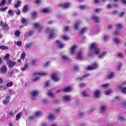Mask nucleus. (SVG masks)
<instances>
[{
  "label": "nucleus",
  "mask_w": 126,
  "mask_h": 126,
  "mask_svg": "<svg viewBox=\"0 0 126 126\" xmlns=\"http://www.w3.org/2000/svg\"><path fill=\"white\" fill-rule=\"evenodd\" d=\"M51 78L52 80H53V81H55V82H58V81H59L60 80V78H59L58 75L56 74H53L51 75Z\"/></svg>",
  "instance_id": "6"
},
{
  "label": "nucleus",
  "mask_w": 126,
  "mask_h": 126,
  "mask_svg": "<svg viewBox=\"0 0 126 126\" xmlns=\"http://www.w3.org/2000/svg\"><path fill=\"white\" fill-rule=\"evenodd\" d=\"M61 38L64 41H68V40L70 39L69 37L66 35H62Z\"/></svg>",
  "instance_id": "19"
},
{
  "label": "nucleus",
  "mask_w": 126,
  "mask_h": 126,
  "mask_svg": "<svg viewBox=\"0 0 126 126\" xmlns=\"http://www.w3.org/2000/svg\"><path fill=\"white\" fill-rule=\"evenodd\" d=\"M123 66V63H120L117 67V69L118 71L121 70V68Z\"/></svg>",
  "instance_id": "53"
},
{
  "label": "nucleus",
  "mask_w": 126,
  "mask_h": 126,
  "mask_svg": "<svg viewBox=\"0 0 126 126\" xmlns=\"http://www.w3.org/2000/svg\"><path fill=\"white\" fill-rule=\"evenodd\" d=\"M8 14H9V15H10L11 16L14 15V12H12V10H9L8 11Z\"/></svg>",
  "instance_id": "41"
},
{
  "label": "nucleus",
  "mask_w": 126,
  "mask_h": 126,
  "mask_svg": "<svg viewBox=\"0 0 126 126\" xmlns=\"http://www.w3.org/2000/svg\"><path fill=\"white\" fill-rule=\"evenodd\" d=\"M79 8H80V9H86V8H87V6L86 5H81L79 6Z\"/></svg>",
  "instance_id": "35"
},
{
  "label": "nucleus",
  "mask_w": 126,
  "mask_h": 126,
  "mask_svg": "<svg viewBox=\"0 0 126 126\" xmlns=\"http://www.w3.org/2000/svg\"><path fill=\"white\" fill-rule=\"evenodd\" d=\"M15 36L16 37H19V36H20V32L19 31H16L15 32Z\"/></svg>",
  "instance_id": "37"
},
{
  "label": "nucleus",
  "mask_w": 126,
  "mask_h": 126,
  "mask_svg": "<svg viewBox=\"0 0 126 126\" xmlns=\"http://www.w3.org/2000/svg\"><path fill=\"white\" fill-rule=\"evenodd\" d=\"M124 86V85H123V84L121 85H118L116 86V89H117L118 90H121L123 93H124V94H126V87L122 88Z\"/></svg>",
  "instance_id": "4"
},
{
  "label": "nucleus",
  "mask_w": 126,
  "mask_h": 126,
  "mask_svg": "<svg viewBox=\"0 0 126 126\" xmlns=\"http://www.w3.org/2000/svg\"><path fill=\"white\" fill-rule=\"evenodd\" d=\"M79 116L80 117H83V116H84V113L83 112H80L79 114Z\"/></svg>",
  "instance_id": "63"
},
{
  "label": "nucleus",
  "mask_w": 126,
  "mask_h": 126,
  "mask_svg": "<svg viewBox=\"0 0 126 126\" xmlns=\"http://www.w3.org/2000/svg\"><path fill=\"white\" fill-rule=\"evenodd\" d=\"M5 3H6V1L5 0H2L0 3V6H2L3 5H4Z\"/></svg>",
  "instance_id": "45"
},
{
  "label": "nucleus",
  "mask_w": 126,
  "mask_h": 126,
  "mask_svg": "<svg viewBox=\"0 0 126 126\" xmlns=\"http://www.w3.org/2000/svg\"><path fill=\"white\" fill-rule=\"evenodd\" d=\"M7 8H8V7H7L1 8L0 9V11H1L2 12H3V11H5V10H6V9H7Z\"/></svg>",
  "instance_id": "51"
},
{
  "label": "nucleus",
  "mask_w": 126,
  "mask_h": 126,
  "mask_svg": "<svg viewBox=\"0 0 126 126\" xmlns=\"http://www.w3.org/2000/svg\"><path fill=\"white\" fill-rule=\"evenodd\" d=\"M27 10H28V6L25 5L23 8V12H27Z\"/></svg>",
  "instance_id": "39"
},
{
  "label": "nucleus",
  "mask_w": 126,
  "mask_h": 126,
  "mask_svg": "<svg viewBox=\"0 0 126 126\" xmlns=\"http://www.w3.org/2000/svg\"><path fill=\"white\" fill-rule=\"evenodd\" d=\"M108 39H110V36H109L108 35H105L103 37L104 41H107V40H108Z\"/></svg>",
  "instance_id": "50"
},
{
  "label": "nucleus",
  "mask_w": 126,
  "mask_h": 126,
  "mask_svg": "<svg viewBox=\"0 0 126 126\" xmlns=\"http://www.w3.org/2000/svg\"><path fill=\"white\" fill-rule=\"evenodd\" d=\"M83 55H84V53L82 51H80L77 55V59L78 60H81L83 58Z\"/></svg>",
  "instance_id": "9"
},
{
  "label": "nucleus",
  "mask_w": 126,
  "mask_h": 126,
  "mask_svg": "<svg viewBox=\"0 0 126 126\" xmlns=\"http://www.w3.org/2000/svg\"><path fill=\"white\" fill-rule=\"evenodd\" d=\"M0 26H1L4 30H7L8 29V25L3 24L2 22H0Z\"/></svg>",
  "instance_id": "13"
},
{
  "label": "nucleus",
  "mask_w": 126,
  "mask_h": 126,
  "mask_svg": "<svg viewBox=\"0 0 126 126\" xmlns=\"http://www.w3.org/2000/svg\"><path fill=\"white\" fill-rule=\"evenodd\" d=\"M32 46V43H28L26 44V46H25V48L26 49H31V47Z\"/></svg>",
  "instance_id": "32"
},
{
  "label": "nucleus",
  "mask_w": 126,
  "mask_h": 126,
  "mask_svg": "<svg viewBox=\"0 0 126 126\" xmlns=\"http://www.w3.org/2000/svg\"><path fill=\"white\" fill-rule=\"evenodd\" d=\"M37 14H38V13H37V12H33L32 13V15L33 17H35L36 16H37Z\"/></svg>",
  "instance_id": "61"
},
{
  "label": "nucleus",
  "mask_w": 126,
  "mask_h": 126,
  "mask_svg": "<svg viewBox=\"0 0 126 126\" xmlns=\"http://www.w3.org/2000/svg\"><path fill=\"white\" fill-rule=\"evenodd\" d=\"M25 57H26L25 52L22 53L21 55V59L22 60H24V59H25Z\"/></svg>",
  "instance_id": "47"
},
{
  "label": "nucleus",
  "mask_w": 126,
  "mask_h": 126,
  "mask_svg": "<svg viewBox=\"0 0 126 126\" xmlns=\"http://www.w3.org/2000/svg\"><path fill=\"white\" fill-rule=\"evenodd\" d=\"M48 95L49 97H51V98H54V97H55V94H54V93L49 92L48 93Z\"/></svg>",
  "instance_id": "40"
},
{
  "label": "nucleus",
  "mask_w": 126,
  "mask_h": 126,
  "mask_svg": "<svg viewBox=\"0 0 126 126\" xmlns=\"http://www.w3.org/2000/svg\"><path fill=\"white\" fill-rule=\"evenodd\" d=\"M115 76V73L114 72H110L107 75L108 79H112Z\"/></svg>",
  "instance_id": "15"
},
{
  "label": "nucleus",
  "mask_w": 126,
  "mask_h": 126,
  "mask_svg": "<svg viewBox=\"0 0 126 126\" xmlns=\"http://www.w3.org/2000/svg\"><path fill=\"white\" fill-rule=\"evenodd\" d=\"M72 90V88L70 87H67L63 89V92H70Z\"/></svg>",
  "instance_id": "23"
},
{
  "label": "nucleus",
  "mask_w": 126,
  "mask_h": 126,
  "mask_svg": "<svg viewBox=\"0 0 126 126\" xmlns=\"http://www.w3.org/2000/svg\"><path fill=\"white\" fill-rule=\"evenodd\" d=\"M9 101H10V96H6L5 99L3 100V104L4 105H6V104L9 103Z\"/></svg>",
  "instance_id": "11"
},
{
  "label": "nucleus",
  "mask_w": 126,
  "mask_h": 126,
  "mask_svg": "<svg viewBox=\"0 0 126 126\" xmlns=\"http://www.w3.org/2000/svg\"><path fill=\"white\" fill-rule=\"evenodd\" d=\"M120 38L119 37H115L113 38V42L115 43V44H119L120 43Z\"/></svg>",
  "instance_id": "24"
},
{
  "label": "nucleus",
  "mask_w": 126,
  "mask_h": 126,
  "mask_svg": "<svg viewBox=\"0 0 126 126\" xmlns=\"http://www.w3.org/2000/svg\"><path fill=\"white\" fill-rule=\"evenodd\" d=\"M16 14H17V15H19L20 14V10H17L15 11Z\"/></svg>",
  "instance_id": "64"
},
{
  "label": "nucleus",
  "mask_w": 126,
  "mask_h": 126,
  "mask_svg": "<svg viewBox=\"0 0 126 126\" xmlns=\"http://www.w3.org/2000/svg\"><path fill=\"white\" fill-rule=\"evenodd\" d=\"M47 74V73L44 72L35 73L33 75V81L39 80L40 79V76H46Z\"/></svg>",
  "instance_id": "2"
},
{
  "label": "nucleus",
  "mask_w": 126,
  "mask_h": 126,
  "mask_svg": "<svg viewBox=\"0 0 126 126\" xmlns=\"http://www.w3.org/2000/svg\"><path fill=\"white\" fill-rule=\"evenodd\" d=\"M13 85V83L12 82H8L6 84V87H11Z\"/></svg>",
  "instance_id": "48"
},
{
  "label": "nucleus",
  "mask_w": 126,
  "mask_h": 126,
  "mask_svg": "<svg viewBox=\"0 0 126 126\" xmlns=\"http://www.w3.org/2000/svg\"><path fill=\"white\" fill-rule=\"evenodd\" d=\"M79 86H80V87H85V86H86V84L85 83H81L79 85Z\"/></svg>",
  "instance_id": "57"
},
{
  "label": "nucleus",
  "mask_w": 126,
  "mask_h": 126,
  "mask_svg": "<svg viewBox=\"0 0 126 126\" xmlns=\"http://www.w3.org/2000/svg\"><path fill=\"white\" fill-rule=\"evenodd\" d=\"M54 32H55L54 30H51V34L49 35V39H52V38H54V37H55V34L54 33Z\"/></svg>",
  "instance_id": "25"
},
{
  "label": "nucleus",
  "mask_w": 126,
  "mask_h": 126,
  "mask_svg": "<svg viewBox=\"0 0 126 126\" xmlns=\"http://www.w3.org/2000/svg\"><path fill=\"white\" fill-rule=\"evenodd\" d=\"M92 19L95 21V22H99V18L97 16H93L92 17Z\"/></svg>",
  "instance_id": "33"
},
{
  "label": "nucleus",
  "mask_w": 126,
  "mask_h": 126,
  "mask_svg": "<svg viewBox=\"0 0 126 126\" xmlns=\"http://www.w3.org/2000/svg\"><path fill=\"white\" fill-rule=\"evenodd\" d=\"M39 95V91H34L32 92L31 96L32 100H35V97H37Z\"/></svg>",
  "instance_id": "5"
},
{
  "label": "nucleus",
  "mask_w": 126,
  "mask_h": 126,
  "mask_svg": "<svg viewBox=\"0 0 126 126\" xmlns=\"http://www.w3.org/2000/svg\"><path fill=\"white\" fill-rule=\"evenodd\" d=\"M116 26L118 29H121V28H123V25L122 24H118L116 25Z\"/></svg>",
  "instance_id": "52"
},
{
  "label": "nucleus",
  "mask_w": 126,
  "mask_h": 126,
  "mask_svg": "<svg viewBox=\"0 0 126 126\" xmlns=\"http://www.w3.org/2000/svg\"><path fill=\"white\" fill-rule=\"evenodd\" d=\"M90 76V74L88 73L86 75H85L84 76H83L82 77H79L78 78V80H79V81H82V80H83V78H87V77H89Z\"/></svg>",
  "instance_id": "17"
},
{
  "label": "nucleus",
  "mask_w": 126,
  "mask_h": 126,
  "mask_svg": "<svg viewBox=\"0 0 126 126\" xmlns=\"http://www.w3.org/2000/svg\"><path fill=\"white\" fill-rule=\"evenodd\" d=\"M15 64V62L10 61L8 63V67L10 68L13 67V65Z\"/></svg>",
  "instance_id": "22"
},
{
  "label": "nucleus",
  "mask_w": 126,
  "mask_h": 126,
  "mask_svg": "<svg viewBox=\"0 0 126 126\" xmlns=\"http://www.w3.org/2000/svg\"><path fill=\"white\" fill-rule=\"evenodd\" d=\"M56 43L57 44V46H58L60 49H63V48L64 47V44H63L60 40L56 41Z\"/></svg>",
  "instance_id": "14"
},
{
  "label": "nucleus",
  "mask_w": 126,
  "mask_h": 126,
  "mask_svg": "<svg viewBox=\"0 0 126 126\" xmlns=\"http://www.w3.org/2000/svg\"><path fill=\"white\" fill-rule=\"evenodd\" d=\"M109 86H110V84H106L103 85L102 86V87L103 88H108V87H109Z\"/></svg>",
  "instance_id": "55"
},
{
  "label": "nucleus",
  "mask_w": 126,
  "mask_h": 126,
  "mask_svg": "<svg viewBox=\"0 0 126 126\" xmlns=\"http://www.w3.org/2000/svg\"><path fill=\"white\" fill-rule=\"evenodd\" d=\"M90 53H94L95 55H99L101 54V50L98 48V44L96 43H93L91 44Z\"/></svg>",
  "instance_id": "1"
},
{
  "label": "nucleus",
  "mask_w": 126,
  "mask_h": 126,
  "mask_svg": "<svg viewBox=\"0 0 126 126\" xmlns=\"http://www.w3.org/2000/svg\"><path fill=\"white\" fill-rule=\"evenodd\" d=\"M60 6H63V7H64L65 8H68V7L70 6V3H66L65 4H60Z\"/></svg>",
  "instance_id": "18"
},
{
  "label": "nucleus",
  "mask_w": 126,
  "mask_h": 126,
  "mask_svg": "<svg viewBox=\"0 0 126 126\" xmlns=\"http://www.w3.org/2000/svg\"><path fill=\"white\" fill-rule=\"evenodd\" d=\"M93 66H89L86 67V69L87 70H94V69H96L98 67V63L95 62L93 64Z\"/></svg>",
  "instance_id": "3"
},
{
  "label": "nucleus",
  "mask_w": 126,
  "mask_h": 126,
  "mask_svg": "<svg viewBox=\"0 0 126 126\" xmlns=\"http://www.w3.org/2000/svg\"><path fill=\"white\" fill-rule=\"evenodd\" d=\"M120 34V32L118 31H115L114 32V35L116 36L117 35H119Z\"/></svg>",
  "instance_id": "62"
},
{
  "label": "nucleus",
  "mask_w": 126,
  "mask_h": 126,
  "mask_svg": "<svg viewBox=\"0 0 126 126\" xmlns=\"http://www.w3.org/2000/svg\"><path fill=\"white\" fill-rule=\"evenodd\" d=\"M107 55V52H103L101 54L98 56L99 59H103L104 57L106 56Z\"/></svg>",
  "instance_id": "20"
},
{
  "label": "nucleus",
  "mask_w": 126,
  "mask_h": 126,
  "mask_svg": "<svg viewBox=\"0 0 126 126\" xmlns=\"http://www.w3.org/2000/svg\"><path fill=\"white\" fill-rule=\"evenodd\" d=\"M0 49L1 50H8V47L4 46H0Z\"/></svg>",
  "instance_id": "46"
},
{
  "label": "nucleus",
  "mask_w": 126,
  "mask_h": 126,
  "mask_svg": "<svg viewBox=\"0 0 126 126\" xmlns=\"http://www.w3.org/2000/svg\"><path fill=\"white\" fill-rule=\"evenodd\" d=\"M86 28L82 29V30L80 31V34H81V35H82V34H84V33L86 32Z\"/></svg>",
  "instance_id": "44"
},
{
  "label": "nucleus",
  "mask_w": 126,
  "mask_h": 126,
  "mask_svg": "<svg viewBox=\"0 0 126 126\" xmlns=\"http://www.w3.org/2000/svg\"><path fill=\"white\" fill-rule=\"evenodd\" d=\"M107 110V107L105 106H101L100 108V111L103 113V112H105Z\"/></svg>",
  "instance_id": "38"
},
{
  "label": "nucleus",
  "mask_w": 126,
  "mask_h": 126,
  "mask_svg": "<svg viewBox=\"0 0 126 126\" xmlns=\"http://www.w3.org/2000/svg\"><path fill=\"white\" fill-rule=\"evenodd\" d=\"M50 10H51L50 8H45L42 10V12H44V13H48V12H50Z\"/></svg>",
  "instance_id": "30"
},
{
  "label": "nucleus",
  "mask_w": 126,
  "mask_h": 126,
  "mask_svg": "<svg viewBox=\"0 0 126 126\" xmlns=\"http://www.w3.org/2000/svg\"><path fill=\"white\" fill-rule=\"evenodd\" d=\"M33 25L35 28L38 30L39 32H41V31L43 29V27H42V26H41L39 23H35Z\"/></svg>",
  "instance_id": "7"
},
{
  "label": "nucleus",
  "mask_w": 126,
  "mask_h": 126,
  "mask_svg": "<svg viewBox=\"0 0 126 126\" xmlns=\"http://www.w3.org/2000/svg\"><path fill=\"white\" fill-rule=\"evenodd\" d=\"M8 114L11 118L12 117H14V113H13L12 112H8Z\"/></svg>",
  "instance_id": "54"
},
{
  "label": "nucleus",
  "mask_w": 126,
  "mask_h": 126,
  "mask_svg": "<svg viewBox=\"0 0 126 126\" xmlns=\"http://www.w3.org/2000/svg\"><path fill=\"white\" fill-rule=\"evenodd\" d=\"M78 25L79 24L78 23H76V24L74 26L75 29H76L77 30V29H78Z\"/></svg>",
  "instance_id": "58"
},
{
  "label": "nucleus",
  "mask_w": 126,
  "mask_h": 126,
  "mask_svg": "<svg viewBox=\"0 0 126 126\" xmlns=\"http://www.w3.org/2000/svg\"><path fill=\"white\" fill-rule=\"evenodd\" d=\"M42 115H43V112H42V111H37L34 114L35 117H41Z\"/></svg>",
  "instance_id": "21"
},
{
  "label": "nucleus",
  "mask_w": 126,
  "mask_h": 126,
  "mask_svg": "<svg viewBox=\"0 0 126 126\" xmlns=\"http://www.w3.org/2000/svg\"><path fill=\"white\" fill-rule=\"evenodd\" d=\"M3 59L4 60H5V61H8L9 59V55L6 54V56L4 57Z\"/></svg>",
  "instance_id": "49"
},
{
  "label": "nucleus",
  "mask_w": 126,
  "mask_h": 126,
  "mask_svg": "<svg viewBox=\"0 0 126 126\" xmlns=\"http://www.w3.org/2000/svg\"><path fill=\"white\" fill-rule=\"evenodd\" d=\"M34 34L33 32H30L28 34L27 36L28 37H31V36H32Z\"/></svg>",
  "instance_id": "56"
},
{
  "label": "nucleus",
  "mask_w": 126,
  "mask_h": 126,
  "mask_svg": "<svg viewBox=\"0 0 126 126\" xmlns=\"http://www.w3.org/2000/svg\"><path fill=\"white\" fill-rule=\"evenodd\" d=\"M76 48H77V46L76 45H74L72 46L70 50V55H71L72 56H73V55H74V52L76 49Z\"/></svg>",
  "instance_id": "12"
},
{
  "label": "nucleus",
  "mask_w": 126,
  "mask_h": 126,
  "mask_svg": "<svg viewBox=\"0 0 126 126\" xmlns=\"http://www.w3.org/2000/svg\"><path fill=\"white\" fill-rule=\"evenodd\" d=\"M113 93V90L112 89H109L105 92V95H109V94H112Z\"/></svg>",
  "instance_id": "28"
},
{
  "label": "nucleus",
  "mask_w": 126,
  "mask_h": 126,
  "mask_svg": "<svg viewBox=\"0 0 126 126\" xmlns=\"http://www.w3.org/2000/svg\"><path fill=\"white\" fill-rule=\"evenodd\" d=\"M118 57L119 58H123L124 57V53H120L118 54Z\"/></svg>",
  "instance_id": "60"
},
{
  "label": "nucleus",
  "mask_w": 126,
  "mask_h": 126,
  "mask_svg": "<svg viewBox=\"0 0 126 126\" xmlns=\"http://www.w3.org/2000/svg\"><path fill=\"white\" fill-rule=\"evenodd\" d=\"M81 94H82V96H83V97L89 96V95L87 94H86V92L85 91L82 92L81 93Z\"/></svg>",
  "instance_id": "43"
},
{
  "label": "nucleus",
  "mask_w": 126,
  "mask_h": 126,
  "mask_svg": "<svg viewBox=\"0 0 126 126\" xmlns=\"http://www.w3.org/2000/svg\"><path fill=\"white\" fill-rule=\"evenodd\" d=\"M20 5H21V1L18 0L17 3L15 4L14 7L15 8H18Z\"/></svg>",
  "instance_id": "26"
},
{
  "label": "nucleus",
  "mask_w": 126,
  "mask_h": 126,
  "mask_svg": "<svg viewBox=\"0 0 126 126\" xmlns=\"http://www.w3.org/2000/svg\"><path fill=\"white\" fill-rule=\"evenodd\" d=\"M22 115V112L18 113L16 116V121H18V120H19V119H20V118H21Z\"/></svg>",
  "instance_id": "31"
},
{
  "label": "nucleus",
  "mask_w": 126,
  "mask_h": 126,
  "mask_svg": "<svg viewBox=\"0 0 126 126\" xmlns=\"http://www.w3.org/2000/svg\"><path fill=\"white\" fill-rule=\"evenodd\" d=\"M28 66V64H26L24 67L21 68V70H22V71H25V70H26V69H27Z\"/></svg>",
  "instance_id": "42"
},
{
  "label": "nucleus",
  "mask_w": 126,
  "mask_h": 126,
  "mask_svg": "<svg viewBox=\"0 0 126 126\" xmlns=\"http://www.w3.org/2000/svg\"><path fill=\"white\" fill-rule=\"evenodd\" d=\"M63 100L66 102H69L71 100V96L69 95H65L63 97Z\"/></svg>",
  "instance_id": "8"
},
{
  "label": "nucleus",
  "mask_w": 126,
  "mask_h": 126,
  "mask_svg": "<svg viewBox=\"0 0 126 126\" xmlns=\"http://www.w3.org/2000/svg\"><path fill=\"white\" fill-rule=\"evenodd\" d=\"M61 60L62 61H70L69 58L66 57V56H63L61 57Z\"/></svg>",
  "instance_id": "27"
},
{
  "label": "nucleus",
  "mask_w": 126,
  "mask_h": 126,
  "mask_svg": "<svg viewBox=\"0 0 126 126\" xmlns=\"http://www.w3.org/2000/svg\"><path fill=\"white\" fill-rule=\"evenodd\" d=\"M56 118V116L55 115H54V114H50L49 116V120H55V119Z\"/></svg>",
  "instance_id": "34"
},
{
  "label": "nucleus",
  "mask_w": 126,
  "mask_h": 126,
  "mask_svg": "<svg viewBox=\"0 0 126 126\" xmlns=\"http://www.w3.org/2000/svg\"><path fill=\"white\" fill-rule=\"evenodd\" d=\"M15 44L18 46V47H21V45H22V42L21 41H15Z\"/></svg>",
  "instance_id": "36"
},
{
  "label": "nucleus",
  "mask_w": 126,
  "mask_h": 126,
  "mask_svg": "<svg viewBox=\"0 0 126 126\" xmlns=\"http://www.w3.org/2000/svg\"><path fill=\"white\" fill-rule=\"evenodd\" d=\"M21 22H22V23H24V24L26 23V19L24 18H22L21 20Z\"/></svg>",
  "instance_id": "59"
},
{
  "label": "nucleus",
  "mask_w": 126,
  "mask_h": 126,
  "mask_svg": "<svg viewBox=\"0 0 126 126\" xmlns=\"http://www.w3.org/2000/svg\"><path fill=\"white\" fill-rule=\"evenodd\" d=\"M100 95H101V91L96 90L94 92V97H96V98H99Z\"/></svg>",
  "instance_id": "10"
},
{
  "label": "nucleus",
  "mask_w": 126,
  "mask_h": 126,
  "mask_svg": "<svg viewBox=\"0 0 126 126\" xmlns=\"http://www.w3.org/2000/svg\"><path fill=\"white\" fill-rule=\"evenodd\" d=\"M7 70V68L5 66H3L1 68H0V71L1 73H4L6 72Z\"/></svg>",
  "instance_id": "16"
},
{
  "label": "nucleus",
  "mask_w": 126,
  "mask_h": 126,
  "mask_svg": "<svg viewBox=\"0 0 126 126\" xmlns=\"http://www.w3.org/2000/svg\"><path fill=\"white\" fill-rule=\"evenodd\" d=\"M118 120L119 121H121V122H124V121H126V119L123 115H120L118 117Z\"/></svg>",
  "instance_id": "29"
}]
</instances>
